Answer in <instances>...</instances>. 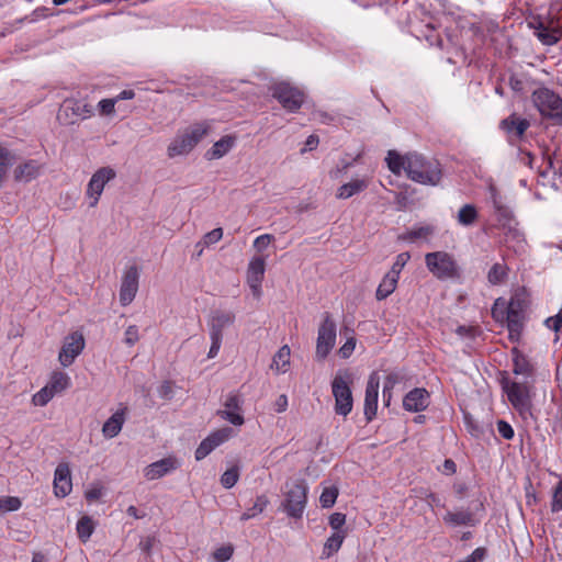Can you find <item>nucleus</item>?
Wrapping results in <instances>:
<instances>
[{
	"label": "nucleus",
	"mask_w": 562,
	"mask_h": 562,
	"mask_svg": "<svg viewBox=\"0 0 562 562\" xmlns=\"http://www.w3.org/2000/svg\"><path fill=\"white\" fill-rule=\"evenodd\" d=\"M385 161L392 173L400 176L404 171L409 180L419 184L437 186L442 177V170L437 160L427 159L416 151L401 155L396 150H389Z\"/></svg>",
	"instance_id": "obj_1"
},
{
	"label": "nucleus",
	"mask_w": 562,
	"mask_h": 562,
	"mask_svg": "<svg viewBox=\"0 0 562 562\" xmlns=\"http://www.w3.org/2000/svg\"><path fill=\"white\" fill-rule=\"evenodd\" d=\"M425 263L429 272L438 280H451L460 277L459 266L449 252H428L425 255Z\"/></svg>",
	"instance_id": "obj_2"
},
{
	"label": "nucleus",
	"mask_w": 562,
	"mask_h": 562,
	"mask_svg": "<svg viewBox=\"0 0 562 562\" xmlns=\"http://www.w3.org/2000/svg\"><path fill=\"white\" fill-rule=\"evenodd\" d=\"M352 375L348 371H338L331 382V392L335 397V413L347 416L352 411L353 398L350 384Z\"/></svg>",
	"instance_id": "obj_3"
},
{
	"label": "nucleus",
	"mask_w": 562,
	"mask_h": 562,
	"mask_svg": "<svg viewBox=\"0 0 562 562\" xmlns=\"http://www.w3.org/2000/svg\"><path fill=\"white\" fill-rule=\"evenodd\" d=\"M535 106L542 116L562 124V99L548 88H539L531 95Z\"/></svg>",
	"instance_id": "obj_4"
},
{
	"label": "nucleus",
	"mask_w": 562,
	"mask_h": 562,
	"mask_svg": "<svg viewBox=\"0 0 562 562\" xmlns=\"http://www.w3.org/2000/svg\"><path fill=\"white\" fill-rule=\"evenodd\" d=\"M93 115V108L85 100L66 99L57 113V120L61 125H74L79 121Z\"/></svg>",
	"instance_id": "obj_5"
},
{
	"label": "nucleus",
	"mask_w": 562,
	"mask_h": 562,
	"mask_svg": "<svg viewBox=\"0 0 562 562\" xmlns=\"http://www.w3.org/2000/svg\"><path fill=\"white\" fill-rule=\"evenodd\" d=\"M336 323L329 313L323 315L316 340V358L325 360L336 342Z\"/></svg>",
	"instance_id": "obj_6"
},
{
	"label": "nucleus",
	"mask_w": 562,
	"mask_h": 562,
	"mask_svg": "<svg viewBox=\"0 0 562 562\" xmlns=\"http://www.w3.org/2000/svg\"><path fill=\"white\" fill-rule=\"evenodd\" d=\"M306 484L304 481H295L288 492L283 502L286 514L293 518H300L306 505Z\"/></svg>",
	"instance_id": "obj_7"
},
{
	"label": "nucleus",
	"mask_w": 562,
	"mask_h": 562,
	"mask_svg": "<svg viewBox=\"0 0 562 562\" xmlns=\"http://www.w3.org/2000/svg\"><path fill=\"white\" fill-rule=\"evenodd\" d=\"M272 95L290 112L297 111L304 101L303 92L286 82L274 85L272 87Z\"/></svg>",
	"instance_id": "obj_8"
},
{
	"label": "nucleus",
	"mask_w": 562,
	"mask_h": 562,
	"mask_svg": "<svg viewBox=\"0 0 562 562\" xmlns=\"http://www.w3.org/2000/svg\"><path fill=\"white\" fill-rule=\"evenodd\" d=\"M116 172L111 167H102L98 169L91 177L87 186V195L92 199L90 206L94 207L103 192L105 184L113 180Z\"/></svg>",
	"instance_id": "obj_9"
},
{
	"label": "nucleus",
	"mask_w": 562,
	"mask_h": 562,
	"mask_svg": "<svg viewBox=\"0 0 562 562\" xmlns=\"http://www.w3.org/2000/svg\"><path fill=\"white\" fill-rule=\"evenodd\" d=\"M85 348V338L82 334L74 331L69 334L63 344L58 355L60 364L65 368L71 366L75 359L82 352Z\"/></svg>",
	"instance_id": "obj_10"
},
{
	"label": "nucleus",
	"mask_w": 562,
	"mask_h": 562,
	"mask_svg": "<svg viewBox=\"0 0 562 562\" xmlns=\"http://www.w3.org/2000/svg\"><path fill=\"white\" fill-rule=\"evenodd\" d=\"M139 272L136 266L128 267L122 277L120 303L126 306L133 302L138 291Z\"/></svg>",
	"instance_id": "obj_11"
},
{
	"label": "nucleus",
	"mask_w": 562,
	"mask_h": 562,
	"mask_svg": "<svg viewBox=\"0 0 562 562\" xmlns=\"http://www.w3.org/2000/svg\"><path fill=\"white\" fill-rule=\"evenodd\" d=\"M235 314L231 311H212L207 321L210 337L223 339V330L235 322Z\"/></svg>",
	"instance_id": "obj_12"
},
{
	"label": "nucleus",
	"mask_w": 562,
	"mask_h": 562,
	"mask_svg": "<svg viewBox=\"0 0 562 562\" xmlns=\"http://www.w3.org/2000/svg\"><path fill=\"white\" fill-rule=\"evenodd\" d=\"M180 461L172 456L150 463L144 469V475L147 480H158L180 468Z\"/></svg>",
	"instance_id": "obj_13"
},
{
	"label": "nucleus",
	"mask_w": 562,
	"mask_h": 562,
	"mask_svg": "<svg viewBox=\"0 0 562 562\" xmlns=\"http://www.w3.org/2000/svg\"><path fill=\"white\" fill-rule=\"evenodd\" d=\"M380 380L375 372L370 374L364 395V416L371 422L376 415Z\"/></svg>",
	"instance_id": "obj_14"
},
{
	"label": "nucleus",
	"mask_w": 562,
	"mask_h": 562,
	"mask_svg": "<svg viewBox=\"0 0 562 562\" xmlns=\"http://www.w3.org/2000/svg\"><path fill=\"white\" fill-rule=\"evenodd\" d=\"M529 126L530 122L527 119H522L515 113L499 123V128L507 134L509 140L521 139Z\"/></svg>",
	"instance_id": "obj_15"
},
{
	"label": "nucleus",
	"mask_w": 562,
	"mask_h": 562,
	"mask_svg": "<svg viewBox=\"0 0 562 562\" xmlns=\"http://www.w3.org/2000/svg\"><path fill=\"white\" fill-rule=\"evenodd\" d=\"M505 391L508 401L515 408L524 411L529 407V387L526 383L508 382L505 385Z\"/></svg>",
	"instance_id": "obj_16"
},
{
	"label": "nucleus",
	"mask_w": 562,
	"mask_h": 562,
	"mask_svg": "<svg viewBox=\"0 0 562 562\" xmlns=\"http://www.w3.org/2000/svg\"><path fill=\"white\" fill-rule=\"evenodd\" d=\"M72 488L71 474L68 463H59L54 473V492L58 497L67 496Z\"/></svg>",
	"instance_id": "obj_17"
},
{
	"label": "nucleus",
	"mask_w": 562,
	"mask_h": 562,
	"mask_svg": "<svg viewBox=\"0 0 562 562\" xmlns=\"http://www.w3.org/2000/svg\"><path fill=\"white\" fill-rule=\"evenodd\" d=\"M240 405V396L236 393H229L224 403L225 409L220 411L218 414L222 416V418L228 420L231 424L240 426L245 422L243 415L239 413Z\"/></svg>",
	"instance_id": "obj_18"
},
{
	"label": "nucleus",
	"mask_w": 562,
	"mask_h": 562,
	"mask_svg": "<svg viewBox=\"0 0 562 562\" xmlns=\"http://www.w3.org/2000/svg\"><path fill=\"white\" fill-rule=\"evenodd\" d=\"M266 262L262 257H254L248 265L247 280L255 295H260L261 282L263 280Z\"/></svg>",
	"instance_id": "obj_19"
},
{
	"label": "nucleus",
	"mask_w": 562,
	"mask_h": 562,
	"mask_svg": "<svg viewBox=\"0 0 562 562\" xmlns=\"http://www.w3.org/2000/svg\"><path fill=\"white\" fill-rule=\"evenodd\" d=\"M429 405V393L424 387L409 391L403 398V407L408 412H422Z\"/></svg>",
	"instance_id": "obj_20"
},
{
	"label": "nucleus",
	"mask_w": 562,
	"mask_h": 562,
	"mask_svg": "<svg viewBox=\"0 0 562 562\" xmlns=\"http://www.w3.org/2000/svg\"><path fill=\"white\" fill-rule=\"evenodd\" d=\"M229 429H222L211 434L206 437L195 450V459L198 461L204 459L216 447L225 442L228 438Z\"/></svg>",
	"instance_id": "obj_21"
},
{
	"label": "nucleus",
	"mask_w": 562,
	"mask_h": 562,
	"mask_svg": "<svg viewBox=\"0 0 562 562\" xmlns=\"http://www.w3.org/2000/svg\"><path fill=\"white\" fill-rule=\"evenodd\" d=\"M530 25L535 29V35L543 45H554L562 36V31L559 27H550L542 21L532 22Z\"/></svg>",
	"instance_id": "obj_22"
},
{
	"label": "nucleus",
	"mask_w": 562,
	"mask_h": 562,
	"mask_svg": "<svg viewBox=\"0 0 562 562\" xmlns=\"http://www.w3.org/2000/svg\"><path fill=\"white\" fill-rule=\"evenodd\" d=\"M127 408L123 407L116 411L104 424L102 427V434L105 438H114L122 430L123 424L125 422V413Z\"/></svg>",
	"instance_id": "obj_23"
},
{
	"label": "nucleus",
	"mask_w": 562,
	"mask_h": 562,
	"mask_svg": "<svg viewBox=\"0 0 562 562\" xmlns=\"http://www.w3.org/2000/svg\"><path fill=\"white\" fill-rule=\"evenodd\" d=\"M236 143V137L233 135H225L213 144V146L205 153V158L209 160L220 159L224 157Z\"/></svg>",
	"instance_id": "obj_24"
},
{
	"label": "nucleus",
	"mask_w": 562,
	"mask_h": 562,
	"mask_svg": "<svg viewBox=\"0 0 562 562\" xmlns=\"http://www.w3.org/2000/svg\"><path fill=\"white\" fill-rule=\"evenodd\" d=\"M369 187V179L367 178H357L351 181L344 183L337 189L336 198L346 200L349 199L362 191H364Z\"/></svg>",
	"instance_id": "obj_25"
},
{
	"label": "nucleus",
	"mask_w": 562,
	"mask_h": 562,
	"mask_svg": "<svg viewBox=\"0 0 562 562\" xmlns=\"http://www.w3.org/2000/svg\"><path fill=\"white\" fill-rule=\"evenodd\" d=\"M513 352V372L517 375L531 376L533 374V366L528 357L519 351L517 348L512 350Z\"/></svg>",
	"instance_id": "obj_26"
},
{
	"label": "nucleus",
	"mask_w": 562,
	"mask_h": 562,
	"mask_svg": "<svg viewBox=\"0 0 562 562\" xmlns=\"http://www.w3.org/2000/svg\"><path fill=\"white\" fill-rule=\"evenodd\" d=\"M193 145L183 132L179 134L175 139L169 144L167 148L168 157L173 158L177 156H182L189 154L193 149Z\"/></svg>",
	"instance_id": "obj_27"
},
{
	"label": "nucleus",
	"mask_w": 562,
	"mask_h": 562,
	"mask_svg": "<svg viewBox=\"0 0 562 562\" xmlns=\"http://www.w3.org/2000/svg\"><path fill=\"white\" fill-rule=\"evenodd\" d=\"M347 529H335V532L326 540L323 547L322 558L328 559L340 549L345 538L347 537Z\"/></svg>",
	"instance_id": "obj_28"
},
{
	"label": "nucleus",
	"mask_w": 562,
	"mask_h": 562,
	"mask_svg": "<svg viewBox=\"0 0 562 562\" xmlns=\"http://www.w3.org/2000/svg\"><path fill=\"white\" fill-rule=\"evenodd\" d=\"M398 279L400 278L386 272L378 285L375 291V299L378 301H383L389 297L395 291Z\"/></svg>",
	"instance_id": "obj_29"
},
{
	"label": "nucleus",
	"mask_w": 562,
	"mask_h": 562,
	"mask_svg": "<svg viewBox=\"0 0 562 562\" xmlns=\"http://www.w3.org/2000/svg\"><path fill=\"white\" fill-rule=\"evenodd\" d=\"M40 173V165L35 160H29L27 162L20 165L14 170V179L16 181L29 182L36 178Z\"/></svg>",
	"instance_id": "obj_30"
},
{
	"label": "nucleus",
	"mask_w": 562,
	"mask_h": 562,
	"mask_svg": "<svg viewBox=\"0 0 562 562\" xmlns=\"http://www.w3.org/2000/svg\"><path fill=\"white\" fill-rule=\"evenodd\" d=\"M291 349L288 345L282 346L273 356L271 369L277 373H285L290 364Z\"/></svg>",
	"instance_id": "obj_31"
},
{
	"label": "nucleus",
	"mask_w": 562,
	"mask_h": 562,
	"mask_svg": "<svg viewBox=\"0 0 562 562\" xmlns=\"http://www.w3.org/2000/svg\"><path fill=\"white\" fill-rule=\"evenodd\" d=\"M435 233V228L431 225H424L414 227L398 236L400 240L404 241H416L417 239H428Z\"/></svg>",
	"instance_id": "obj_32"
},
{
	"label": "nucleus",
	"mask_w": 562,
	"mask_h": 562,
	"mask_svg": "<svg viewBox=\"0 0 562 562\" xmlns=\"http://www.w3.org/2000/svg\"><path fill=\"white\" fill-rule=\"evenodd\" d=\"M507 329L509 331V338L517 340L522 330V314L516 311H506Z\"/></svg>",
	"instance_id": "obj_33"
},
{
	"label": "nucleus",
	"mask_w": 562,
	"mask_h": 562,
	"mask_svg": "<svg viewBox=\"0 0 562 562\" xmlns=\"http://www.w3.org/2000/svg\"><path fill=\"white\" fill-rule=\"evenodd\" d=\"M508 267L505 263H494L487 272V281L492 285H498L503 283L508 277Z\"/></svg>",
	"instance_id": "obj_34"
},
{
	"label": "nucleus",
	"mask_w": 562,
	"mask_h": 562,
	"mask_svg": "<svg viewBox=\"0 0 562 562\" xmlns=\"http://www.w3.org/2000/svg\"><path fill=\"white\" fill-rule=\"evenodd\" d=\"M477 210L473 204L463 205L458 212V223L463 226H471L477 220Z\"/></svg>",
	"instance_id": "obj_35"
},
{
	"label": "nucleus",
	"mask_w": 562,
	"mask_h": 562,
	"mask_svg": "<svg viewBox=\"0 0 562 562\" xmlns=\"http://www.w3.org/2000/svg\"><path fill=\"white\" fill-rule=\"evenodd\" d=\"M69 383L70 379L68 374L61 371H57L52 374L47 385L55 394H57L65 391L69 386Z\"/></svg>",
	"instance_id": "obj_36"
},
{
	"label": "nucleus",
	"mask_w": 562,
	"mask_h": 562,
	"mask_svg": "<svg viewBox=\"0 0 562 562\" xmlns=\"http://www.w3.org/2000/svg\"><path fill=\"white\" fill-rule=\"evenodd\" d=\"M492 191H493V205H494L495 212L497 213L498 221L503 225H507L513 220V214L507 206L502 204L501 198L495 192V190L492 189Z\"/></svg>",
	"instance_id": "obj_37"
},
{
	"label": "nucleus",
	"mask_w": 562,
	"mask_h": 562,
	"mask_svg": "<svg viewBox=\"0 0 562 562\" xmlns=\"http://www.w3.org/2000/svg\"><path fill=\"white\" fill-rule=\"evenodd\" d=\"M209 126L203 123L194 124L188 127L184 133L192 143L193 147L207 134Z\"/></svg>",
	"instance_id": "obj_38"
},
{
	"label": "nucleus",
	"mask_w": 562,
	"mask_h": 562,
	"mask_svg": "<svg viewBox=\"0 0 562 562\" xmlns=\"http://www.w3.org/2000/svg\"><path fill=\"white\" fill-rule=\"evenodd\" d=\"M268 503L269 501L266 495L257 496L254 506L241 515V520H247L262 513Z\"/></svg>",
	"instance_id": "obj_39"
},
{
	"label": "nucleus",
	"mask_w": 562,
	"mask_h": 562,
	"mask_svg": "<svg viewBox=\"0 0 562 562\" xmlns=\"http://www.w3.org/2000/svg\"><path fill=\"white\" fill-rule=\"evenodd\" d=\"M338 496V488L336 486H326L323 488V492L319 496V503L322 507L329 508L331 507Z\"/></svg>",
	"instance_id": "obj_40"
},
{
	"label": "nucleus",
	"mask_w": 562,
	"mask_h": 562,
	"mask_svg": "<svg viewBox=\"0 0 562 562\" xmlns=\"http://www.w3.org/2000/svg\"><path fill=\"white\" fill-rule=\"evenodd\" d=\"M239 479V468L234 465L227 469L221 476V483L225 488L233 487Z\"/></svg>",
	"instance_id": "obj_41"
},
{
	"label": "nucleus",
	"mask_w": 562,
	"mask_h": 562,
	"mask_svg": "<svg viewBox=\"0 0 562 562\" xmlns=\"http://www.w3.org/2000/svg\"><path fill=\"white\" fill-rule=\"evenodd\" d=\"M54 395L55 393L46 384L33 395L32 402L36 406H45L54 397Z\"/></svg>",
	"instance_id": "obj_42"
},
{
	"label": "nucleus",
	"mask_w": 562,
	"mask_h": 562,
	"mask_svg": "<svg viewBox=\"0 0 562 562\" xmlns=\"http://www.w3.org/2000/svg\"><path fill=\"white\" fill-rule=\"evenodd\" d=\"M21 507V501L15 496H0V514L18 510Z\"/></svg>",
	"instance_id": "obj_43"
},
{
	"label": "nucleus",
	"mask_w": 562,
	"mask_h": 562,
	"mask_svg": "<svg viewBox=\"0 0 562 562\" xmlns=\"http://www.w3.org/2000/svg\"><path fill=\"white\" fill-rule=\"evenodd\" d=\"M11 158V153L5 148L0 147V187L2 186L8 173V169L12 164Z\"/></svg>",
	"instance_id": "obj_44"
},
{
	"label": "nucleus",
	"mask_w": 562,
	"mask_h": 562,
	"mask_svg": "<svg viewBox=\"0 0 562 562\" xmlns=\"http://www.w3.org/2000/svg\"><path fill=\"white\" fill-rule=\"evenodd\" d=\"M409 259V252L405 251L398 254L395 258L394 263L392 265L391 269L387 272L391 273L392 276L400 278L403 268L406 266Z\"/></svg>",
	"instance_id": "obj_45"
},
{
	"label": "nucleus",
	"mask_w": 562,
	"mask_h": 562,
	"mask_svg": "<svg viewBox=\"0 0 562 562\" xmlns=\"http://www.w3.org/2000/svg\"><path fill=\"white\" fill-rule=\"evenodd\" d=\"M526 307V301L525 299L519 294L516 293L514 296L510 297L506 311H516L519 314H522L524 308Z\"/></svg>",
	"instance_id": "obj_46"
},
{
	"label": "nucleus",
	"mask_w": 562,
	"mask_h": 562,
	"mask_svg": "<svg viewBox=\"0 0 562 562\" xmlns=\"http://www.w3.org/2000/svg\"><path fill=\"white\" fill-rule=\"evenodd\" d=\"M400 381H401V376L398 373L392 372V373L387 374L385 382H384V387H383V396L385 397L387 395V402L390 401L392 389Z\"/></svg>",
	"instance_id": "obj_47"
},
{
	"label": "nucleus",
	"mask_w": 562,
	"mask_h": 562,
	"mask_svg": "<svg viewBox=\"0 0 562 562\" xmlns=\"http://www.w3.org/2000/svg\"><path fill=\"white\" fill-rule=\"evenodd\" d=\"M234 552V548L232 544L222 546L221 548L216 549L213 553V557L218 562H226L228 561Z\"/></svg>",
	"instance_id": "obj_48"
},
{
	"label": "nucleus",
	"mask_w": 562,
	"mask_h": 562,
	"mask_svg": "<svg viewBox=\"0 0 562 562\" xmlns=\"http://www.w3.org/2000/svg\"><path fill=\"white\" fill-rule=\"evenodd\" d=\"M223 237V229L221 227L214 228L203 236L202 244L205 247L216 244Z\"/></svg>",
	"instance_id": "obj_49"
},
{
	"label": "nucleus",
	"mask_w": 562,
	"mask_h": 562,
	"mask_svg": "<svg viewBox=\"0 0 562 562\" xmlns=\"http://www.w3.org/2000/svg\"><path fill=\"white\" fill-rule=\"evenodd\" d=\"M551 509L552 512L562 509V480L558 482L553 490Z\"/></svg>",
	"instance_id": "obj_50"
},
{
	"label": "nucleus",
	"mask_w": 562,
	"mask_h": 562,
	"mask_svg": "<svg viewBox=\"0 0 562 562\" xmlns=\"http://www.w3.org/2000/svg\"><path fill=\"white\" fill-rule=\"evenodd\" d=\"M116 104V100L112 99H102L98 103V108L101 115H111L114 113V106Z\"/></svg>",
	"instance_id": "obj_51"
},
{
	"label": "nucleus",
	"mask_w": 562,
	"mask_h": 562,
	"mask_svg": "<svg viewBox=\"0 0 562 562\" xmlns=\"http://www.w3.org/2000/svg\"><path fill=\"white\" fill-rule=\"evenodd\" d=\"M139 339L138 328L136 325H131L126 328L124 334V342L128 346L135 345Z\"/></svg>",
	"instance_id": "obj_52"
},
{
	"label": "nucleus",
	"mask_w": 562,
	"mask_h": 562,
	"mask_svg": "<svg viewBox=\"0 0 562 562\" xmlns=\"http://www.w3.org/2000/svg\"><path fill=\"white\" fill-rule=\"evenodd\" d=\"M487 550L484 547L476 548L470 555L458 562H483L486 558Z\"/></svg>",
	"instance_id": "obj_53"
},
{
	"label": "nucleus",
	"mask_w": 562,
	"mask_h": 562,
	"mask_svg": "<svg viewBox=\"0 0 562 562\" xmlns=\"http://www.w3.org/2000/svg\"><path fill=\"white\" fill-rule=\"evenodd\" d=\"M546 326L555 333H559L562 328V308L554 316L548 317L544 322Z\"/></svg>",
	"instance_id": "obj_54"
},
{
	"label": "nucleus",
	"mask_w": 562,
	"mask_h": 562,
	"mask_svg": "<svg viewBox=\"0 0 562 562\" xmlns=\"http://www.w3.org/2000/svg\"><path fill=\"white\" fill-rule=\"evenodd\" d=\"M102 495H103V487L99 484L92 485L85 493V496L88 502H95V501L100 499L102 497Z\"/></svg>",
	"instance_id": "obj_55"
},
{
	"label": "nucleus",
	"mask_w": 562,
	"mask_h": 562,
	"mask_svg": "<svg viewBox=\"0 0 562 562\" xmlns=\"http://www.w3.org/2000/svg\"><path fill=\"white\" fill-rule=\"evenodd\" d=\"M274 239L273 235H270V234H263V235H260L258 236L255 241H254V247L258 250V251H262L265 250L269 245L270 243Z\"/></svg>",
	"instance_id": "obj_56"
},
{
	"label": "nucleus",
	"mask_w": 562,
	"mask_h": 562,
	"mask_svg": "<svg viewBox=\"0 0 562 562\" xmlns=\"http://www.w3.org/2000/svg\"><path fill=\"white\" fill-rule=\"evenodd\" d=\"M497 431L504 439H512L514 437L513 427L505 420L497 422Z\"/></svg>",
	"instance_id": "obj_57"
},
{
	"label": "nucleus",
	"mask_w": 562,
	"mask_h": 562,
	"mask_svg": "<svg viewBox=\"0 0 562 562\" xmlns=\"http://www.w3.org/2000/svg\"><path fill=\"white\" fill-rule=\"evenodd\" d=\"M356 347V340L355 338H349L347 341L342 345V347L339 349V356L344 359L349 358L350 355L353 352Z\"/></svg>",
	"instance_id": "obj_58"
},
{
	"label": "nucleus",
	"mask_w": 562,
	"mask_h": 562,
	"mask_svg": "<svg viewBox=\"0 0 562 562\" xmlns=\"http://www.w3.org/2000/svg\"><path fill=\"white\" fill-rule=\"evenodd\" d=\"M211 338V347H210V350H209V355L207 357L209 358H214L217 356L220 349H221V346H222V340L223 339H220V338H214V337H210Z\"/></svg>",
	"instance_id": "obj_59"
},
{
	"label": "nucleus",
	"mask_w": 562,
	"mask_h": 562,
	"mask_svg": "<svg viewBox=\"0 0 562 562\" xmlns=\"http://www.w3.org/2000/svg\"><path fill=\"white\" fill-rule=\"evenodd\" d=\"M452 521L459 525H468L471 522V514L469 513H458L451 515Z\"/></svg>",
	"instance_id": "obj_60"
},
{
	"label": "nucleus",
	"mask_w": 562,
	"mask_h": 562,
	"mask_svg": "<svg viewBox=\"0 0 562 562\" xmlns=\"http://www.w3.org/2000/svg\"><path fill=\"white\" fill-rule=\"evenodd\" d=\"M346 516L341 513H335L329 517L330 527H342Z\"/></svg>",
	"instance_id": "obj_61"
},
{
	"label": "nucleus",
	"mask_w": 562,
	"mask_h": 562,
	"mask_svg": "<svg viewBox=\"0 0 562 562\" xmlns=\"http://www.w3.org/2000/svg\"><path fill=\"white\" fill-rule=\"evenodd\" d=\"M274 407L278 413L284 412L288 407V397L284 394L280 395L274 403Z\"/></svg>",
	"instance_id": "obj_62"
},
{
	"label": "nucleus",
	"mask_w": 562,
	"mask_h": 562,
	"mask_svg": "<svg viewBox=\"0 0 562 562\" xmlns=\"http://www.w3.org/2000/svg\"><path fill=\"white\" fill-rule=\"evenodd\" d=\"M154 542H155L154 538L142 539L139 542V548L142 549L143 552L149 554L150 550L154 546Z\"/></svg>",
	"instance_id": "obj_63"
},
{
	"label": "nucleus",
	"mask_w": 562,
	"mask_h": 562,
	"mask_svg": "<svg viewBox=\"0 0 562 562\" xmlns=\"http://www.w3.org/2000/svg\"><path fill=\"white\" fill-rule=\"evenodd\" d=\"M77 530V535H78V538L80 539L81 542H87L93 530L94 529H76Z\"/></svg>",
	"instance_id": "obj_64"
}]
</instances>
